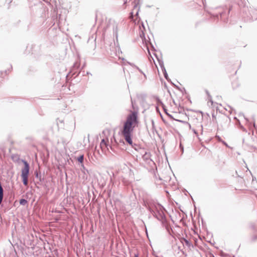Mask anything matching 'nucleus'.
Segmentation results:
<instances>
[{
    "label": "nucleus",
    "instance_id": "17",
    "mask_svg": "<svg viewBox=\"0 0 257 257\" xmlns=\"http://www.w3.org/2000/svg\"><path fill=\"white\" fill-rule=\"evenodd\" d=\"M110 140L111 142H112V138H110Z\"/></svg>",
    "mask_w": 257,
    "mask_h": 257
},
{
    "label": "nucleus",
    "instance_id": "6",
    "mask_svg": "<svg viewBox=\"0 0 257 257\" xmlns=\"http://www.w3.org/2000/svg\"><path fill=\"white\" fill-rule=\"evenodd\" d=\"M35 175L37 179H39V181H41V173L39 172L37 170L35 171Z\"/></svg>",
    "mask_w": 257,
    "mask_h": 257
},
{
    "label": "nucleus",
    "instance_id": "11",
    "mask_svg": "<svg viewBox=\"0 0 257 257\" xmlns=\"http://www.w3.org/2000/svg\"><path fill=\"white\" fill-rule=\"evenodd\" d=\"M81 166L82 169H83L84 171L86 170L87 172H88V170L85 169V168L83 164H81Z\"/></svg>",
    "mask_w": 257,
    "mask_h": 257
},
{
    "label": "nucleus",
    "instance_id": "16",
    "mask_svg": "<svg viewBox=\"0 0 257 257\" xmlns=\"http://www.w3.org/2000/svg\"><path fill=\"white\" fill-rule=\"evenodd\" d=\"M115 36H116V40L117 41V34L116 33V35H115Z\"/></svg>",
    "mask_w": 257,
    "mask_h": 257
},
{
    "label": "nucleus",
    "instance_id": "1",
    "mask_svg": "<svg viewBox=\"0 0 257 257\" xmlns=\"http://www.w3.org/2000/svg\"><path fill=\"white\" fill-rule=\"evenodd\" d=\"M137 123V113L134 112L127 116L126 121L124 124L122 134L125 141L131 145L133 144L131 132Z\"/></svg>",
    "mask_w": 257,
    "mask_h": 257
},
{
    "label": "nucleus",
    "instance_id": "2",
    "mask_svg": "<svg viewBox=\"0 0 257 257\" xmlns=\"http://www.w3.org/2000/svg\"><path fill=\"white\" fill-rule=\"evenodd\" d=\"M24 165V168L22 170L21 177L23 184L27 186L28 184V175L30 171V166L29 163L25 160H22Z\"/></svg>",
    "mask_w": 257,
    "mask_h": 257
},
{
    "label": "nucleus",
    "instance_id": "23",
    "mask_svg": "<svg viewBox=\"0 0 257 257\" xmlns=\"http://www.w3.org/2000/svg\"><path fill=\"white\" fill-rule=\"evenodd\" d=\"M90 73L89 72H87V74H89Z\"/></svg>",
    "mask_w": 257,
    "mask_h": 257
},
{
    "label": "nucleus",
    "instance_id": "13",
    "mask_svg": "<svg viewBox=\"0 0 257 257\" xmlns=\"http://www.w3.org/2000/svg\"><path fill=\"white\" fill-rule=\"evenodd\" d=\"M164 76H165V78H166V79H167V73H166V71H165V73H164Z\"/></svg>",
    "mask_w": 257,
    "mask_h": 257
},
{
    "label": "nucleus",
    "instance_id": "9",
    "mask_svg": "<svg viewBox=\"0 0 257 257\" xmlns=\"http://www.w3.org/2000/svg\"><path fill=\"white\" fill-rule=\"evenodd\" d=\"M57 124L61 126V127H62L63 126V120H60V119H58L57 120Z\"/></svg>",
    "mask_w": 257,
    "mask_h": 257
},
{
    "label": "nucleus",
    "instance_id": "12",
    "mask_svg": "<svg viewBox=\"0 0 257 257\" xmlns=\"http://www.w3.org/2000/svg\"><path fill=\"white\" fill-rule=\"evenodd\" d=\"M78 66H79V65H78L77 63H75L74 64V65H73V67H77V68H78Z\"/></svg>",
    "mask_w": 257,
    "mask_h": 257
},
{
    "label": "nucleus",
    "instance_id": "18",
    "mask_svg": "<svg viewBox=\"0 0 257 257\" xmlns=\"http://www.w3.org/2000/svg\"><path fill=\"white\" fill-rule=\"evenodd\" d=\"M109 147L110 148V149L112 150V147L111 145L109 146Z\"/></svg>",
    "mask_w": 257,
    "mask_h": 257
},
{
    "label": "nucleus",
    "instance_id": "22",
    "mask_svg": "<svg viewBox=\"0 0 257 257\" xmlns=\"http://www.w3.org/2000/svg\"><path fill=\"white\" fill-rule=\"evenodd\" d=\"M135 257H138V255L137 254H135Z\"/></svg>",
    "mask_w": 257,
    "mask_h": 257
},
{
    "label": "nucleus",
    "instance_id": "8",
    "mask_svg": "<svg viewBox=\"0 0 257 257\" xmlns=\"http://www.w3.org/2000/svg\"><path fill=\"white\" fill-rule=\"evenodd\" d=\"M27 203V201L25 199H21L20 200V203L21 205H25Z\"/></svg>",
    "mask_w": 257,
    "mask_h": 257
},
{
    "label": "nucleus",
    "instance_id": "7",
    "mask_svg": "<svg viewBox=\"0 0 257 257\" xmlns=\"http://www.w3.org/2000/svg\"><path fill=\"white\" fill-rule=\"evenodd\" d=\"M78 161L82 164L83 160H84V156L83 155H80L78 158H77Z\"/></svg>",
    "mask_w": 257,
    "mask_h": 257
},
{
    "label": "nucleus",
    "instance_id": "14",
    "mask_svg": "<svg viewBox=\"0 0 257 257\" xmlns=\"http://www.w3.org/2000/svg\"><path fill=\"white\" fill-rule=\"evenodd\" d=\"M223 144H224L226 146L228 147L227 144L225 142H223Z\"/></svg>",
    "mask_w": 257,
    "mask_h": 257
},
{
    "label": "nucleus",
    "instance_id": "10",
    "mask_svg": "<svg viewBox=\"0 0 257 257\" xmlns=\"http://www.w3.org/2000/svg\"><path fill=\"white\" fill-rule=\"evenodd\" d=\"M184 241H185V244H186V245L187 246H190V245H191L190 243L189 242V241L188 240L184 239Z\"/></svg>",
    "mask_w": 257,
    "mask_h": 257
},
{
    "label": "nucleus",
    "instance_id": "4",
    "mask_svg": "<svg viewBox=\"0 0 257 257\" xmlns=\"http://www.w3.org/2000/svg\"><path fill=\"white\" fill-rule=\"evenodd\" d=\"M116 56L118 57L119 59L121 58V55L122 54V52L120 50V47L118 46L116 47Z\"/></svg>",
    "mask_w": 257,
    "mask_h": 257
},
{
    "label": "nucleus",
    "instance_id": "20",
    "mask_svg": "<svg viewBox=\"0 0 257 257\" xmlns=\"http://www.w3.org/2000/svg\"><path fill=\"white\" fill-rule=\"evenodd\" d=\"M188 125H189V127L191 128V125H190V124L188 123Z\"/></svg>",
    "mask_w": 257,
    "mask_h": 257
},
{
    "label": "nucleus",
    "instance_id": "3",
    "mask_svg": "<svg viewBox=\"0 0 257 257\" xmlns=\"http://www.w3.org/2000/svg\"><path fill=\"white\" fill-rule=\"evenodd\" d=\"M140 28V37L142 41V43L143 44V47H144L146 49L148 52L150 54V50H149V45L151 44L149 40H148L146 37L145 36V34L144 32V30H145V27L144 26V24L143 23L141 24V26H139Z\"/></svg>",
    "mask_w": 257,
    "mask_h": 257
},
{
    "label": "nucleus",
    "instance_id": "21",
    "mask_svg": "<svg viewBox=\"0 0 257 257\" xmlns=\"http://www.w3.org/2000/svg\"><path fill=\"white\" fill-rule=\"evenodd\" d=\"M139 71H140L141 73H143L141 70H140V69H139Z\"/></svg>",
    "mask_w": 257,
    "mask_h": 257
},
{
    "label": "nucleus",
    "instance_id": "5",
    "mask_svg": "<svg viewBox=\"0 0 257 257\" xmlns=\"http://www.w3.org/2000/svg\"><path fill=\"white\" fill-rule=\"evenodd\" d=\"M100 145L102 149H103L104 147H107V145L104 139L102 140Z\"/></svg>",
    "mask_w": 257,
    "mask_h": 257
},
{
    "label": "nucleus",
    "instance_id": "15",
    "mask_svg": "<svg viewBox=\"0 0 257 257\" xmlns=\"http://www.w3.org/2000/svg\"><path fill=\"white\" fill-rule=\"evenodd\" d=\"M193 132H194L195 134H197V132H196V131H195V130H194V129H193Z\"/></svg>",
    "mask_w": 257,
    "mask_h": 257
},
{
    "label": "nucleus",
    "instance_id": "19",
    "mask_svg": "<svg viewBox=\"0 0 257 257\" xmlns=\"http://www.w3.org/2000/svg\"><path fill=\"white\" fill-rule=\"evenodd\" d=\"M112 245V241H111L110 247Z\"/></svg>",
    "mask_w": 257,
    "mask_h": 257
}]
</instances>
